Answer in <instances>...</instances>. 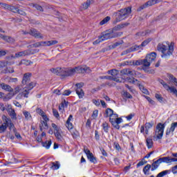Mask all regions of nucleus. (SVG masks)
Here are the masks:
<instances>
[{
  "mask_svg": "<svg viewBox=\"0 0 177 177\" xmlns=\"http://www.w3.org/2000/svg\"><path fill=\"white\" fill-rule=\"evenodd\" d=\"M104 117L105 118L110 117L109 122L112 124L113 127L115 128V129H120V124L122 122V118H118V114L114 113L113 109L110 108L106 109Z\"/></svg>",
  "mask_w": 177,
  "mask_h": 177,
  "instance_id": "f257e3e1",
  "label": "nucleus"
},
{
  "mask_svg": "<svg viewBox=\"0 0 177 177\" xmlns=\"http://www.w3.org/2000/svg\"><path fill=\"white\" fill-rule=\"evenodd\" d=\"M174 42H171L169 44V41H167L162 44H158L157 46V50L162 53L161 57L168 59L169 56H171L174 52Z\"/></svg>",
  "mask_w": 177,
  "mask_h": 177,
  "instance_id": "f03ea898",
  "label": "nucleus"
},
{
  "mask_svg": "<svg viewBox=\"0 0 177 177\" xmlns=\"http://www.w3.org/2000/svg\"><path fill=\"white\" fill-rule=\"evenodd\" d=\"M51 73L53 74H57V75H62V77H72L77 72L75 68H52L50 69Z\"/></svg>",
  "mask_w": 177,
  "mask_h": 177,
  "instance_id": "7ed1b4c3",
  "label": "nucleus"
},
{
  "mask_svg": "<svg viewBox=\"0 0 177 177\" xmlns=\"http://www.w3.org/2000/svg\"><path fill=\"white\" fill-rule=\"evenodd\" d=\"M8 128H9L10 131L12 129L15 132L16 131V128L13 122H12V120L6 116H3V124L0 126V133L6 132Z\"/></svg>",
  "mask_w": 177,
  "mask_h": 177,
  "instance_id": "20e7f679",
  "label": "nucleus"
},
{
  "mask_svg": "<svg viewBox=\"0 0 177 177\" xmlns=\"http://www.w3.org/2000/svg\"><path fill=\"white\" fill-rule=\"evenodd\" d=\"M132 12V8L131 7H127V8L121 9L118 11V17H116L117 21H121L125 20Z\"/></svg>",
  "mask_w": 177,
  "mask_h": 177,
  "instance_id": "39448f33",
  "label": "nucleus"
},
{
  "mask_svg": "<svg viewBox=\"0 0 177 177\" xmlns=\"http://www.w3.org/2000/svg\"><path fill=\"white\" fill-rule=\"evenodd\" d=\"M164 129H165V124L162 123H158L156 125L153 139H156V140H160V139H162V136L164 135Z\"/></svg>",
  "mask_w": 177,
  "mask_h": 177,
  "instance_id": "423d86ee",
  "label": "nucleus"
},
{
  "mask_svg": "<svg viewBox=\"0 0 177 177\" xmlns=\"http://www.w3.org/2000/svg\"><path fill=\"white\" fill-rule=\"evenodd\" d=\"M159 82H160V84H161V85H162L163 88H165V89L166 91H170L171 93H173V95H175L176 96V97H177L176 87H175L174 86H169V85H168V84H167L162 80H159Z\"/></svg>",
  "mask_w": 177,
  "mask_h": 177,
  "instance_id": "0eeeda50",
  "label": "nucleus"
},
{
  "mask_svg": "<svg viewBox=\"0 0 177 177\" xmlns=\"http://www.w3.org/2000/svg\"><path fill=\"white\" fill-rule=\"evenodd\" d=\"M35 86V84L34 82H30L26 87H25L21 93V94H19L17 95V97L19 96H24V97H28V94L30 93V91Z\"/></svg>",
  "mask_w": 177,
  "mask_h": 177,
  "instance_id": "6e6552de",
  "label": "nucleus"
},
{
  "mask_svg": "<svg viewBox=\"0 0 177 177\" xmlns=\"http://www.w3.org/2000/svg\"><path fill=\"white\" fill-rule=\"evenodd\" d=\"M153 127H154V122L151 121L149 122H146L145 126H141L140 133H145H145L146 135H149V129H151Z\"/></svg>",
  "mask_w": 177,
  "mask_h": 177,
  "instance_id": "1a4fd4ad",
  "label": "nucleus"
},
{
  "mask_svg": "<svg viewBox=\"0 0 177 177\" xmlns=\"http://www.w3.org/2000/svg\"><path fill=\"white\" fill-rule=\"evenodd\" d=\"M120 34L118 32L115 33H105L103 34L100 37L102 41H106L107 39H110L111 38H117V37H120Z\"/></svg>",
  "mask_w": 177,
  "mask_h": 177,
  "instance_id": "9d476101",
  "label": "nucleus"
},
{
  "mask_svg": "<svg viewBox=\"0 0 177 177\" xmlns=\"http://www.w3.org/2000/svg\"><path fill=\"white\" fill-rule=\"evenodd\" d=\"M75 86L77 87L76 88V93L77 96H79V99H82L84 97V91L82 90V86H84V83H77L75 84Z\"/></svg>",
  "mask_w": 177,
  "mask_h": 177,
  "instance_id": "9b49d317",
  "label": "nucleus"
},
{
  "mask_svg": "<svg viewBox=\"0 0 177 177\" xmlns=\"http://www.w3.org/2000/svg\"><path fill=\"white\" fill-rule=\"evenodd\" d=\"M156 3H157V0H149L142 6H140L137 10L138 12H140L141 10H143V9H146V8H149V6H153V5H156Z\"/></svg>",
  "mask_w": 177,
  "mask_h": 177,
  "instance_id": "f8f14e48",
  "label": "nucleus"
},
{
  "mask_svg": "<svg viewBox=\"0 0 177 177\" xmlns=\"http://www.w3.org/2000/svg\"><path fill=\"white\" fill-rule=\"evenodd\" d=\"M77 74H84V73H89V67L86 66H80L75 67Z\"/></svg>",
  "mask_w": 177,
  "mask_h": 177,
  "instance_id": "ddd939ff",
  "label": "nucleus"
},
{
  "mask_svg": "<svg viewBox=\"0 0 177 177\" xmlns=\"http://www.w3.org/2000/svg\"><path fill=\"white\" fill-rule=\"evenodd\" d=\"M24 56H30V49L25 50L24 51L18 52L15 53V56L11 55L12 59H16L17 57H23Z\"/></svg>",
  "mask_w": 177,
  "mask_h": 177,
  "instance_id": "4468645a",
  "label": "nucleus"
},
{
  "mask_svg": "<svg viewBox=\"0 0 177 177\" xmlns=\"http://www.w3.org/2000/svg\"><path fill=\"white\" fill-rule=\"evenodd\" d=\"M30 35L35 37V38H42V35L38 30L35 28H31L29 31Z\"/></svg>",
  "mask_w": 177,
  "mask_h": 177,
  "instance_id": "2eb2a0df",
  "label": "nucleus"
},
{
  "mask_svg": "<svg viewBox=\"0 0 177 177\" xmlns=\"http://www.w3.org/2000/svg\"><path fill=\"white\" fill-rule=\"evenodd\" d=\"M176 128H177V122H173L171 124V127L169 129H167L166 131V135L167 136L171 135H174V131H175Z\"/></svg>",
  "mask_w": 177,
  "mask_h": 177,
  "instance_id": "dca6fc26",
  "label": "nucleus"
},
{
  "mask_svg": "<svg viewBox=\"0 0 177 177\" xmlns=\"http://www.w3.org/2000/svg\"><path fill=\"white\" fill-rule=\"evenodd\" d=\"M31 75H32V74H31V73H27L24 75V77L22 80L23 85H27V84H28V82H30Z\"/></svg>",
  "mask_w": 177,
  "mask_h": 177,
  "instance_id": "f3484780",
  "label": "nucleus"
},
{
  "mask_svg": "<svg viewBox=\"0 0 177 177\" xmlns=\"http://www.w3.org/2000/svg\"><path fill=\"white\" fill-rule=\"evenodd\" d=\"M150 42H151V39H147L142 42L141 45H136L134 46L136 50H139V49H142V48L146 46V45H148Z\"/></svg>",
  "mask_w": 177,
  "mask_h": 177,
  "instance_id": "a211bd4d",
  "label": "nucleus"
},
{
  "mask_svg": "<svg viewBox=\"0 0 177 177\" xmlns=\"http://www.w3.org/2000/svg\"><path fill=\"white\" fill-rule=\"evenodd\" d=\"M15 73V68L12 66H6L1 71L2 74H13Z\"/></svg>",
  "mask_w": 177,
  "mask_h": 177,
  "instance_id": "6ab92c4d",
  "label": "nucleus"
},
{
  "mask_svg": "<svg viewBox=\"0 0 177 177\" xmlns=\"http://www.w3.org/2000/svg\"><path fill=\"white\" fill-rule=\"evenodd\" d=\"M156 56L157 53L152 52L150 54L147 55L145 59H147V60L151 63L152 62H154V60H156Z\"/></svg>",
  "mask_w": 177,
  "mask_h": 177,
  "instance_id": "aec40b11",
  "label": "nucleus"
},
{
  "mask_svg": "<svg viewBox=\"0 0 177 177\" xmlns=\"http://www.w3.org/2000/svg\"><path fill=\"white\" fill-rule=\"evenodd\" d=\"M7 111L9 115L11 117L12 120H17V117L16 115V112H15V109H12V107L8 108Z\"/></svg>",
  "mask_w": 177,
  "mask_h": 177,
  "instance_id": "412c9836",
  "label": "nucleus"
},
{
  "mask_svg": "<svg viewBox=\"0 0 177 177\" xmlns=\"http://www.w3.org/2000/svg\"><path fill=\"white\" fill-rule=\"evenodd\" d=\"M0 86L3 89V91H6L7 92H13V88L9 84L1 83L0 84Z\"/></svg>",
  "mask_w": 177,
  "mask_h": 177,
  "instance_id": "4be33fe9",
  "label": "nucleus"
},
{
  "mask_svg": "<svg viewBox=\"0 0 177 177\" xmlns=\"http://www.w3.org/2000/svg\"><path fill=\"white\" fill-rule=\"evenodd\" d=\"M71 121H73V115H70L68 120H66V128L70 130L73 129V123H71Z\"/></svg>",
  "mask_w": 177,
  "mask_h": 177,
  "instance_id": "5701e85b",
  "label": "nucleus"
},
{
  "mask_svg": "<svg viewBox=\"0 0 177 177\" xmlns=\"http://www.w3.org/2000/svg\"><path fill=\"white\" fill-rule=\"evenodd\" d=\"M160 164H161L160 162V160L158 159L157 160H156L155 162H153L151 164V171H156V169H157V168H158V167H160Z\"/></svg>",
  "mask_w": 177,
  "mask_h": 177,
  "instance_id": "b1692460",
  "label": "nucleus"
},
{
  "mask_svg": "<svg viewBox=\"0 0 177 177\" xmlns=\"http://www.w3.org/2000/svg\"><path fill=\"white\" fill-rule=\"evenodd\" d=\"M136 50V48L134 46H132L131 48H129V49L123 51L122 53H121V56H124V55H128V53H131V52H135Z\"/></svg>",
  "mask_w": 177,
  "mask_h": 177,
  "instance_id": "393cba45",
  "label": "nucleus"
},
{
  "mask_svg": "<svg viewBox=\"0 0 177 177\" xmlns=\"http://www.w3.org/2000/svg\"><path fill=\"white\" fill-rule=\"evenodd\" d=\"M87 158L91 162H93V164H96V162H97V160H96V157L93 156V153H89L87 156Z\"/></svg>",
  "mask_w": 177,
  "mask_h": 177,
  "instance_id": "a878e982",
  "label": "nucleus"
},
{
  "mask_svg": "<svg viewBox=\"0 0 177 177\" xmlns=\"http://www.w3.org/2000/svg\"><path fill=\"white\" fill-rule=\"evenodd\" d=\"M0 38L4 41H6L7 42H13V39L12 37L3 34H0Z\"/></svg>",
  "mask_w": 177,
  "mask_h": 177,
  "instance_id": "bb28decb",
  "label": "nucleus"
},
{
  "mask_svg": "<svg viewBox=\"0 0 177 177\" xmlns=\"http://www.w3.org/2000/svg\"><path fill=\"white\" fill-rule=\"evenodd\" d=\"M57 43V40H50L44 41V46H52V45H56Z\"/></svg>",
  "mask_w": 177,
  "mask_h": 177,
  "instance_id": "cd10ccee",
  "label": "nucleus"
},
{
  "mask_svg": "<svg viewBox=\"0 0 177 177\" xmlns=\"http://www.w3.org/2000/svg\"><path fill=\"white\" fill-rule=\"evenodd\" d=\"M31 48H39V46H45L44 41H39L34 43L33 44L30 45Z\"/></svg>",
  "mask_w": 177,
  "mask_h": 177,
  "instance_id": "c85d7f7f",
  "label": "nucleus"
},
{
  "mask_svg": "<svg viewBox=\"0 0 177 177\" xmlns=\"http://www.w3.org/2000/svg\"><path fill=\"white\" fill-rule=\"evenodd\" d=\"M158 160H159L160 164H162V162H166V164L170 163V158L169 157H162V158H160Z\"/></svg>",
  "mask_w": 177,
  "mask_h": 177,
  "instance_id": "c756f323",
  "label": "nucleus"
},
{
  "mask_svg": "<svg viewBox=\"0 0 177 177\" xmlns=\"http://www.w3.org/2000/svg\"><path fill=\"white\" fill-rule=\"evenodd\" d=\"M151 62L149 61L147 58L142 59V65L144 66V67H150Z\"/></svg>",
  "mask_w": 177,
  "mask_h": 177,
  "instance_id": "7c9ffc66",
  "label": "nucleus"
},
{
  "mask_svg": "<svg viewBox=\"0 0 177 177\" xmlns=\"http://www.w3.org/2000/svg\"><path fill=\"white\" fill-rule=\"evenodd\" d=\"M51 164H52V166H51L52 169H59L60 168V163L57 161L53 162Z\"/></svg>",
  "mask_w": 177,
  "mask_h": 177,
  "instance_id": "2f4dec72",
  "label": "nucleus"
},
{
  "mask_svg": "<svg viewBox=\"0 0 177 177\" xmlns=\"http://www.w3.org/2000/svg\"><path fill=\"white\" fill-rule=\"evenodd\" d=\"M150 168H151V165H147L145 167H144L143 172L145 175H149V171H150Z\"/></svg>",
  "mask_w": 177,
  "mask_h": 177,
  "instance_id": "473e14b6",
  "label": "nucleus"
},
{
  "mask_svg": "<svg viewBox=\"0 0 177 177\" xmlns=\"http://www.w3.org/2000/svg\"><path fill=\"white\" fill-rule=\"evenodd\" d=\"M146 143L148 149H151V147H153V139L147 138Z\"/></svg>",
  "mask_w": 177,
  "mask_h": 177,
  "instance_id": "72a5a7b5",
  "label": "nucleus"
},
{
  "mask_svg": "<svg viewBox=\"0 0 177 177\" xmlns=\"http://www.w3.org/2000/svg\"><path fill=\"white\" fill-rule=\"evenodd\" d=\"M108 74H111L112 77H117V75H118L119 74V72L115 69H112V70L108 71Z\"/></svg>",
  "mask_w": 177,
  "mask_h": 177,
  "instance_id": "f704fd0d",
  "label": "nucleus"
},
{
  "mask_svg": "<svg viewBox=\"0 0 177 177\" xmlns=\"http://www.w3.org/2000/svg\"><path fill=\"white\" fill-rule=\"evenodd\" d=\"M23 114H24L26 120H31V113H30V112H28L27 111H24Z\"/></svg>",
  "mask_w": 177,
  "mask_h": 177,
  "instance_id": "c9c22d12",
  "label": "nucleus"
},
{
  "mask_svg": "<svg viewBox=\"0 0 177 177\" xmlns=\"http://www.w3.org/2000/svg\"><path fill=\"white\" fill-rule=\"evenodd\" d=\"M51 145H52L51 140H47L45 142H42V146L44 147H46V149H49Z\"/></svg>",
  "mask_w": 177,
  "mask_h": 177,
  "instance_id": "e433bc0d",
  "label": "nucleus"
},
{
  "mask_svg": "<svg viewBox=\"0 0 177 177\" xmlns=\"http://www.w3.org/2000/svg\"><path fill=\"white\" fill-rule=\"evenodd\" d=\"M54 134L55 138L57 139V140H59L60 142H62V140H63V136L60 133V131H57L54 133Z\"/></svg>",
  "mask_w": 177,
  "mask_h": 177,
  "instance_id": "4c0bfd02",
  "label": "nucleus"
},
{
  "mask_svg": "<svg viewBox=\"0 0 177 177\" xmlns=\"http://www.w3.org/2000/svg\"><path fill=\"white\" fill-rule=\"evenodd\" d=\"M68 104V102H66V100H64L62 102L61 105L59 106V111L62 110V109H64V107H67Z\"/></svg>",
  "mask_w": 177,
  "mask_h": 177,
  "instance_id": "58836bf2",
  "label": "nucleus"
},
{
  "mask_svg": "<svg viewBox=\"0 0 177 177\" xmlns=\"http://www.w3.org/2000/svg\"><path fill=\"white\" fill-rule=\"evenodd\" d=\"M52 128L54 129V133L56 132H60V127H59L56 124L52 123L51 124Z\"/></svg>",
  "mask_w": 177,
  "mask_h": 177,
  "instance_id": "ea45409f",
  "label": "nucleus"
},
{
  "mask_svg": "<svg viewBox=\"0 0 177 177\" xmlns=\"http://www.w3.org/2000/svg\"><path fill=\"white\" fill-rule=\"evenodd\" d=\"M22 64H24L25 66H31L32 64V62L31 60L28 59H23L21 61Z\"/></svg>",
  "mask_w": 177,
  "mask_h": 177,
  "instance_id": "a19ab883",
  "label": "nucleus"
},
{
  "mask_svg": "<svg viewBox=\"0 0 177 177\" xmlns=\"http://www.w3.org/2000/svg\"><path fill=\"white\" fill-rule=\"evenodd\" d=\"M108 21H110V17H106L103 20L100 22V26L106 24Z\"/></svg>",
  "mask_w": 177,
  "mask_h": 177,
  "instance_id": "79ce46f5",
  "label": "nucleus"
},
{
  "mask_svg": "<svg viewBox=\"0 0 177 177\" xmlns=\"http://www.w3.org/2000/svg\"><path fill=\"white\" fill-rule=\"evenodd\" d=\"M9 10L13 12V13H17V12H19V8L13 6H10Z\"/></svg>",
  "mask_w": 177,
  "mask_h": 177,
  "instance_id": "37998d69",
  "label": "nucleus"
},
{
  "mask_svg": "<svg viewBox=\"0 0 177 177\" xmlns=\"http://www.w3.org/2000/svg\"><path fill=\"white\" fill-rule=\"evenodd\" d=\"M91 2L92 0H87L86 2L83 4V9H88V8H89L91 6Z\"/></svg>",
  "mask_w": 177,
  "mask_h": 177,
  "instance_id": "c03bdc74",
  "label": "nucleus"
},
{
  "mask_svg": "<svg viewBox=\"0 0 177 177\" xmlns=\"http://www.w3.org/2000/svg\"><path fill=\"white\" fill-rule=\"evenodd\" d=\"M102 127H103L104 132H109V124L106 122H104L102 124Z\"/></svg>",
  "mask_w": 177,
  "mask_h": 177,
  "instance_id": "a18cd8bd",
  "label": "nucleus"
},
{
  "mask_svg": "<svg viewBox=\"0 0 177 177\" xmlns=\"http://www.w3.org/2000/svg\"><path fill=\"white\" fill-rule=\"evenodd\" d=\"M171 172V170H165L163 171H161L158 174L159 176H165V175H167V174H169Z\"/></svg>",
  "mask_w": 177,
  "mask_h": 177,
  "instance_id": "49530a36",
  "label": "nucleus"
},
{
  "mask_svg": "<svg viewBox=\"0 0 177 177\" xmlns=\"http://www.w3.org/2000/svg\"><path fill=\"white\" fill-rule=\"evenodd\" d=\"M122 95L124 97H127V99H132V95L127 91H123Z\"/></svg>",
  "mask_w": 177,
  "mask_h": 177,
  "instance_id": "de8ad7c7",
  "label": "nucleus"
},
{
  "mask_svg": "<svg viewBox=\"0 0 177 177\" xmlns=\"http://www.w3.org/2000/svg\"><path fill=\"white\" fill-rule=\"evenodd\" d=\"M145 164H147V161L145 160V158H143L137 164V168H139V167H142V165H145Z\"/></svg>",
  "mask_w": 177,
  "mask_h": 177,
  "instance_id": "09e8293b",
  "label": "nucleus"
},
{
  "mask_svg": "<svg viewBox=\"0 0 177 177\" xmlns=\"http://www.w3.org/2000/svg\"><path fill=\"white\" fill-rule=\"evenodd\" d=\"M53 114L54 117H55V118H60V115H59V112L57 111V110L53 109Z\"/></svg>",
  "mask_w": 177,
  "mask_h": 177,
  "instance_id": "8fccbe9b",
  "label": "nucleus"
},
{
  "mask_svg": "<svg viewBox=\"0 0 177 177\" xmlns=\"http://www.w3.org/2000/svg\"><path fill=\"white\" fill-rule=\"evenodd\" d=\"M127 75H131V77H134V75H136V71H135V70L129 69Z\"/></svg>",
  "mask_w": 177,
  "mask_h": 177,
  "instance_id": "3c124183",
  "label": "nucleus"
},
{
  "mask_svg": "<svg viewBox=\"0 0 177 177\" xmlns=\"http://www.w3.org/2000/svg\"><path fill=\"white\" fill-rule=\"evenodd\" d=\"M0 6H1V8H4V9H7L8 10H9L10 8V5L6 4L5 3H0Z\"/></svg>",
  "mask_w": 177,
  "mask_h": 177,
  "instance_id": "603ef678",
  "label": "nucleus"
},
{
  "mask_svg": "<svg viewBox=\"0 0 177 177\" xmlns=\"http://www.w3.org/2000/svg\"><path fill=\"white\" fill-rule=\"evenodd\" d=\"M39 52V49H29V53L30 55H35V53H38Z\"/></svg>",
  "mask_w": 177,
  "mask_h": 177,
  "instance_id": "864d4df0",
  "label": "nucleus"
},
{
  "mask_svg": "<svg viewBox=\"0 0 177 177\" xmlns=\"http://www.w3.org/2000/svg\"><path fill=\"white\" fill-rule=\"evenodd\" d=\"M15 95H16L15 93V92H13V93L12 92H10V93H8L7 94L6 98L9 100L12 99L13 97V96H15Z\"/></svg>",
  "mask_w": 177,
  "mask_h": 177,
  "instance_id": "5fc2aeb1",
  "label": "nucleus"
},
{
  "mask_svg": "<svg viewBox=\"0 0 177 177\" xmlns=\"http://www.w3.org/2000/svg\"><path fill=\"white\" fill-rule=\"evenodd\" d=\"M36 112L37 113V114H39V115H41V117L45 115V112H44V111H42V109L39 108L36 109Z\"/></svg>",
  "mask_w": 177,
  "mask_h": 177,
  "instance_id": "6e6d98bb",
  "label": "nucleus"
},
{
  "mask_svg": "<svg viewBox=\"0 0 177 177\" xmlns=\"http://www.w3.org/2000/svg\"><path fill=\"white\" fill-rule=\"evenodd\" d=\"M35 9H37V10H39V12H44V8H42V6L37 3L35 5Z\"/></svg>",
  "mask_w": 177,
  "mask_h": 177,
  "instance_id": "4d7b16f0",
  "label": "nucleus"
},
{
  "mask_svg": "<svg viewBox=\"0 0 177 177\" xmlns=\"http://www.w3.org/2000/svg\"><path fill=\"white\" fill-rule=\"evenodd\" d=\"M8 66V62L5 61H0V68H3V67H6Z\"/></svg>",
  "mask_w": 177,
  "mask_h": 177,
  "instance_id": "13d9d810",
  "label": "nucleus"
},
{
  "mask_svg": "<svg viewBox=\"0 0 177 177\" xmlns=\"http://www.w3.org/2000/svg\"><path fill=\"white\" fill-rule=\"evenodd\" d=\"M21 91V86H18L15 88V94L17 95V93H19V92Z\"/></svg>",
  "mask_w": 177,
  "mask_h": 177,
  "instance_id": "bf43d9fd",
  "label": "nucleus"
},
{
  "mask_svg": "<svg viewBox=\"0 0 177 177\" xmlns=\"http://www.w3.org/2000/svg\"><path fill=\"white\" fill-rule=\"evenodd\" d=\"M133 66H140L142 65V59L136 60L133 62Z\"/></svg>",
  "mask_w": 177,
  "mask_h": 177,
  "instance_id": "052dcab7",
  "label": "nucleus"
},
{
  "mask_svg": "<svg viewBox=\"0 0 177 177\" xmlns=\"http://www.w3.org/2000/svg\"><path fill=\"white\" fill-rule=\"evenodd\" d=\"M167 77L169 78V80H170L172 82V81H175L176 80V77H175L172 74H168Z\"/></svg>",
  "mask_w": 177,
  "mask_h": 177,
  "instance_id": "680f3d73",
  "label": "nucleus"
},
{
  "mask_svg": "<svg viewBox=\"0 0 177 177\" xmlns=\"http://www.w3.org/2000/svg\"><path fill=\"white\" fill-rule=\"evenodd\" d=\"M146 32H139L136 34L137 37H145L146 35Z\"/></svg>",
  "mask_w": 177,
  "mask_h": 177,
  "instance_id": "e2e57ef3",
  "label": "nucleus"
},
{
  "mask_svg": "<svg viewBox=\"0 0 177 177\" xmlns=\"http://www.w3.org/2000/svg\"><path fill=\"white\" fill-rule=\"evenodd\" d=\"M129 69H127V68H124L123 70H122L120 71L121 74H122L123 75H128V71H129Z\"/></svg>",
  "mask_w": 177,
  "mask_h": 177,
  "instance_id": "0e129e2a",
  "label": "nucleus"
},
{
  "mask_svg": "<svg viewBox=\"0 0 177 177\" xmlns=\"http://www.w3.org/2000/svg\"><path fill=\"white\" fill-rule=\"evenodd\" d=\"M155 97L158 100L159 102H162V97L160 94H156Z\"/></svg>",
  "mask_w": 177,
  "mask_h": 177,
  "instance_id": "69168bd1",
  "label": "nucleus"
},
{
  "mask_svg": "<svg viewBox=\"0 0 177 177\" xmlns=\"http://www.w3.org/2000/svg\"><path fill=\"white\" fill-rule=\"evenodd\" d=\"M41 125L43 127V128H48V122L46 121H41Z\"/></svg>",
  "mask_w": 177,
  "mask_h": 177,
  "instance_id": "338daca9",
  "label": "nucleus"
},
{
  "mask_svg": "<svg viewBox=\"0 0 177 177\" xmlns=\"http://www.w3.org/2000/svg\"><path fill=\"white\" fill-rule=\"evenodd\" d=\"M171 172L173 174H177V165H176L171 168Z\"/></svg>",
  "mask_w": 177,
  "mask_h": 177,
  "instance_id": "774afa93",
  "label": "nucleus"
}]
</instances>
